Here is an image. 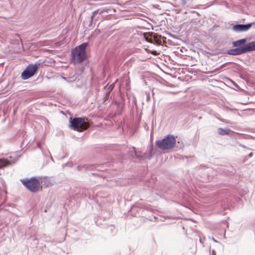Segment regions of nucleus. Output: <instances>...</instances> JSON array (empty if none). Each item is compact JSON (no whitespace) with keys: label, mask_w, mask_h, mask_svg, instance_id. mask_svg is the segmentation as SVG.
Here are the masks:
<instances>
[{"label":"nucleus","mask_w":255,"mask_h":255,"mask_svg":"<svg viewBox=\"0 0 255 255\" xmlns=\"http://www.w3.org/2000/svg\"><path fill=\"white\" fill-rule=\"evenodd\" d=\"M88 44V42L82 43L72 50L71 59L74 64L80 63L85 60L86 57V48Z\"/></svg>","instance_id":"f257e3e1"},{"label":"nucleus","mask_w":255,"mask_h":255,"mask_svg":"<svg viewBox=\"0 0 255 255\" xmlns=\"http://www.w3.org/2000/svg\"><path fill=\"white\" fill-rule=\"evenodd\" d=\"M176 138L173 135L168 134L161 140L155 141L156 146L159 149L166 150L172 149L176 144Z\"/></svg>","instance_id":"f03ea898"},{"label":"nucleus","mask_w":255,"mask_h":255,"mask_svg":"<svg viewBox=\"0 0 255 255\" xmlns=\"http://www.w3.org/2000/svg\"><path fill=\"white\" fill-rule=\"evenodd\" d=\"M22 184L30 192L36 193L38 192L42 187L40 182L36 177L30 178H24L21 180Z\"/></svg>","instance_id":"7ed1b4c3"},{"label":"nucleus","mask_w":255,"mask_h":255,"mask_svg":"<svg viewBox=\"0 0 255 255\" xmlns=\"http://www.w3.org/2000/svg\"><path fill=\"white\" fill-rule=\"evenodd\" d=\"M40 63L29 64L22 72L21 77L23 80H27L33 76L38 70Z\"/></svg>","instance_id":"20e7f679"},{"label":"nucleus","mask_w":255,"mask_h":255,"mask_svg":"<svg viewBox=\"0 0 255 255\" xmlns=\"http://www.w3.org/2000/svg\"><path fill=\"white\" fill-rule=\"evenodd\" d=\"M85 118H74L72 119L70 118V127L72 128L74 130L78 131H81L83 129V126L85 123Z\"/></svg>","instance_id":"39448f33"},{"label":"nucleus","mask_w":255,"mask_h":255,"mask_svg":"<svg viewBox=\"0 0 255 255\" xmlns=\"http://www.w3.org/2000/svg\"><path fill=\"white\" fill-rule=\"evenodd\" d=\"M253 24V22L247 24H237L232 27V29L234 32L237 33L246 32L250 29Z\"/></svg>","instance_id":"423d86ee"},{"label":"nucleus","mask_w":255,"mask_h":255,"mask_svg":"<svg viewBox=\"0 0 255 255\" xmlns=\"http://www.w3.org/2000/svg\"><path fill=\"white\" fill-rule=\"evenodd\" d=\"M229 55L233 56H237L242 55L245 53L243 46L236 47L234 49H231L227 51L226 53Z\"/></svg>","instance_id":"0eeeda50"},{"label":"nucleus","mask_w":255,"mask_h":255,"mask_svg":"<svg viewBox=\"0 0 255 255\" xmlns=\"http://www.w3.org/2000/svg\"><path fill=\"white\" fill-rule=\"evenodd\" d=\"M243 46L245 53L255 51V41L250 42Z\"/></svg>","instance_id":"6e6552de"},{"label":"nucleus","mask_w":255,"mask_h":255,"mask_svg":"<svg viewBox=\"0 0 255 255\" xmlns=\"http://www.w3.org/2000/svg\"><path fill=\"white\" fill-rule=\"evenodd\" d=\"M247 40L246 38H243L241 39H239L238 40L233 41L232 43L233 47H240L245 45L247 42Z\"/></svg>","instance_id":"1a4fd4ad"},{"label":"nucleus","mask_w":255,"mask_h":255,"mask_svg":"<svg viewBox=\"0 0 255 255\" xmlns=\"http://www.w3.org/2000/svg\"><path fill=\"white\" fill-rule=\"evenodd\" d=\"M233 132V131L229 128H219L218 129V133L222 135H229L230 133Z\"/></svg>","instance_id":"9d476101"},{"label":"nucleus","mask_w":255,"mask_h":255,"mask_svg":"<svg viewBox=\"0 0 255 255\" xmlns=\"http://www.w3.org/2000/svg\"><path fill=\"white\" fill-rule=\"evenodd\" d=\"M11 164V162L5 158H0V169Z\"/></svg>","instance_id":"9b49d317"},{"label":"nucleus","mask_w":255,"mask_h":255,"mask_svg":"<svg viewBox=\"0 0 255 255\" xmlns=\"http://www.w3.org/2000/svg\"><path fill=\"white\" fill-rule=\"evenodd\" d=\"M129 155L132 158H138L139 159L140 157L138 155L137 152L135 150L134 147H132L129 152Z\"/></svg>","instance_id":"f8f14e48"},{"label":"nucleus","mask_w":255,"mask_h":255,"mask_svg":"<svg viewBox=\"0 0 255 255\" xmlns=\"http://www.w3.org/2000/svg\"><path fill=\"white\" fill-rule=\"evenodd\" d=\"M99 11H100V9H97L95 11H94L93 12H92V15H91V17H90V23L88 25V27H92V23H93V21L94 20V17L98 14V13H99Z\"/></svg>","instance_id":"ddd939ff"},{"label":"nucleus","mask_w":255,"mask_h":255,"mask_svg":"<svg viewBox=\"0 0 255 255\" xmlns=\"http://www.w3.org/2000/svg\"><path fill=\"white\" fill-rule=\"evenodd\" d=\"M115 104L117 105V108L118 109V110L120 113L122 111L123 108H124V104H122L121 103L117 101L115 102Z\"/></svg>","instance_id":"4468645a"},{"label":"nucleus","mask_w":255,"mask_h":255,"mask_svg":"<svg viewBox=\"0 0 255 255\" xmlns=\"http://www.w3.org/2000/svg\"><path fill=\"white\" fill-rule=\"evenodd\" d=\"M143 35L144 38L147 42L149 43H152L153 40L149 35H148L147 33H144Z\"/></svg>","instance_id":"2eb2a0df"},{"label":"nucleus","mask_w":255,"mask_h":255,"mask_svg":"<svg viewBox=\"0 0 255 255\" xmlns=\"http://www.w3.org/2000/svg\"><path fill=\"white\" fill-rule=\"evenodd\" d=\"M83 168H85V170H90L93 169V166L92 165L86 164L83 166Z\"/></svg>","instance_id":"dca6fc26"},{"label":"nucleus","mask_w":255,"mask_h":255,"mask_svg":"<svg viewBox=\"0 0 255 255\" xmlns=\"http://www.w3.org/2000/svg\"><path fill=\"white\" fill-rule=\"evenodd\" d=\"M110 93L109 92H106L105 95L103 98L104 102H105L106 101H107L110 97Z\"/></svg>","instance_id":"f3484780"},{"label":"nucleus","mask_w":255,"mask_h":255,"mask_svg":"<svg viewBox=\"0 0 255 255\" xmlns=\"http://www.w3.org/2000/svg\"><path fill=\"white\" fill-rule=\"evenodd\" d=\"M110 11V9H106V8H104V9H100V11H99V14H102L103 13H109Z\"/></svg>","instance_id":"a211bd4d"},{"label":"nucleus","mask_w":255,"mask_h":255,"mask_svg":"<svg viewBox=\"0 0 255 255\" xmlns=\"http://www.w3.org/2000/svg\"><path fill=\"white\" fill-rule=\"evenodd\" d=\"M115 87V85L114 84H111L108 88V91L107 92H109V93H111V91L113 90V89H114Z\"/></svg>","instance_id":"6ab92c4d"},{"label":"nucleus","mask_w":255,"mask_h":255,"mask_svg":"<svg viewBox=\"0 0 255 255\" xmlns=\"http://www.w3.org/2000/svg\"><path fill=\"white\" fill-rule=\"evenodd\" d=\"M253 153L251 152L249 154L248 156H249V157H252L253 156Z\"/></svg>","instance_id":"aec40b11"},{"label":"nucleus","mask_w":255,"mask_h":255,"mask_svg":"<svg viewBox=\"0 0 255 255\" xmlns=\"http://www.w3.org/2000/svg\"><path fill=\"white\" fill-rule=\"evenodd\" d=\"M241 146H242V147H243L244 148H246L248 150H251V149H250L249 148L246 147L244 145H241Z\"/></svg>","instance_id":"412c9836"},{"label":"nucleus","mask_w":255,"mask_h":255,"mask_svg":"<svg viewBox=\"0 0 255 255\" xmlns=\"http://www.w3.org/2000/svg\"><path fill=\"white\" fill-rule=\"evenodd\" d=\"M149 100H150V96H149V95H148V96H147V97H146V100H147V101H148Z\"/></svg>","instance_id":"4be33fe9"},{"label":"nucleus","mask_w":255,"mask_h":255,"mask_svg":"<svg viewBox=\"0 0 255 255\" xmlns=\"http://www.w3.org/2000/svg\"><path fill=\"white\" fill-rule=\"evenodd\" d=\"M212 255H216V252L214 250H212Z\"/></svg>","instance_id":"5701e85b"},{"label":"nucleus","mask_w":255,"mask_h":255,"mask_svg":"<svg viewBox=\"0 0 255 255\" xmlns=\"http://www.w3.org/2000/svg\"><path fill=\"white\" fill-rule=\"evenodd\" d=\"M44 122H45V124H49V122L47 120L45 119L44 120Z\"/></svg>","instance_id":"b1692460"},{"label":"nucleus","mask_w":255,"mask_h":255,"mask_svg":"<svg viewBox=\"0 0 255 255\" xmlns=\"http://www.w3.org/2000/svg\"><path fill=\"white\" fill-rule=\"evenodd\" d=\"M212 240L215 242H218L217 240H216L214 238H212Z\"/></svg>","instance_id":"393cba45"},{"label":"nucleus","mask_w":255,"mask_h":255,"mask_svg":"<svg viewBox=\"0 0 255 255\" xmlns=\"http://www.w3.org/2000/svg\"><path fill=\"white\" fill-rule=\"evenodd\" d=\"M43 180H46V181H47V178H46V177H44V178H43Z\"/></svg>","instance_id":"a878e982"},{"label":"nucleus","mask_w":255,"mask_h":255,"mask_svg":"<svg viewBox=\"0 0 255 255\" xmlns=\"http://www.w3.org/2000/svg\"><path fill=\"white\" fill-rule=\"evenodd\" d=\"M154 53H156V51H154L153 52V54H155Z\"/></svg>","instance_id":"bb28decb"}]
</instances>
